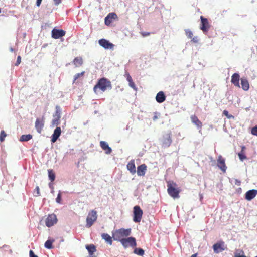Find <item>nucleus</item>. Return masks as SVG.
<instances>
[{"label":"nucleus","instance_id":"f257e3e1","mask_svg":"<svg viewBox=\"0 0 257 257\" xmlns=\"http://www.w3.org/2000/svg\"><path fill=\"white\" fill-rule=\"evenodd\" d=\"M112 88L111 82L106 78L99 79L96 84L94 86L93 91L96 94L104 92L107 90Z\"/></svg>","mask_w":257,"mask_h":257},{"label":"nucleus","instance_id":"f03ea898","mask_svg":"<svg viewBox=\"0 0 257 257\" xmlns=\"http://www.w3.org/2000/svg\"><path fill=\"white\" fill-rule=\"evenodd\" d=\"M167 192L173 198L176 199L180 197L179 194L181 192V189L177 187V184L173 181L167 182Z\"/></svg>","mask_w":257,"mask_h":257},{"label":"nucleus","instance_id":"7ed1b4c3","mask_svg":"<svg viewBox=\"0 0 257 257\" xmlns=\"http://www.w3.org/2000/svg\"><path fill=\"white\" fill-rule=\"evenodd\" d=\"M131 233V229L121 228L116 230L113 233L112 236L114 240L121 242L125 237L128 236Z\"/></svg>","mask_w":257,"mask_h":257},{"label":"nucleus","instance_id":"20e7f679","mask_svg":"<svg viewBox=\"0 0 257 257\" xmlns=\"http://www.w3.org/2000/svg\"><path fill=\"white\" fill-rule=\"evenodd\" d=\"M97 218V212L92 210L88 213L86 218V226L88 228L90 227L96 221Z\"/></svg>","mask_w":257,"mask_h":257},{"label":"nucleus","instance_id":"39448f33","mask_svg":"<svg viewBox=\"0 0 257 257\" xmlns=\"http://www.w3.org/2000/svg\"><path fill=\"white\" fill-rule=\"evenodd\" d=\"M133 214V221L137 223L140 222L141 220L143 213L139 206L137 205L134 207Z\"/></svg>","mask_w":257,"mask_h":257},{"label":"nucleus","instance_id":"423d86ee","mask_svg":"<svg viewBox=\"0 0 257 257\" xmlns=\"http://www.w3.org/2000/svg\"><path fill=\"white\" fill-rule=\"evenodd\" d=\"M171 135L170 132L163 135L162 139V145L163 147L166 148L169 147L171 145L172 142Z\"/></svg>","mask_w":257,"mask_h":257},{"label":"nucleus","instance_id":"0eeeda50","mask_svg":"<svg viewBox=\"0 0 257 257\" xmlns=\"http://www.w3.org/2000/svg\"><path fill=\"white\" fill-rule=\"evenodd\" d=\"M120 242L125 248L129 246L135 247L137 245L135 238L132 237L124 238Z\"/></svg>","mask_w":257,"mask_h":257},{"label":"nucleus","instance_id":"6e6552de","mask_svg":"<svg viewBox=\"0 0 257 257\" xmlns=\"http://www.w3.org/2000/svg\"><path fill=\"white\" fill-rule=\"evenodd\" d=\"M57 222V217L54 214L48 215L45 220L46 225L48 227L53 226L54 224H56Z\"/></svg>","mask_w":257,"mask_h":257},{"label":"nucleus","instance_id":"1a4fd4ad","mask_svg":"<svg viewBox=\"0 0 257 257\" xmlns=\"http://www.w3.org/2000/svg\"><path fill=\"white\" fill-rule=\"evenodd\" d=\"M214 252L216 253H220L226 249L225 243L223 241H220L213 245Z\"/></svg>","mask_w":257,"mask_h":257},{"label":"nucleus","instance_id":"9d476101","mask_svg":"<svg viewBox=\"0 0 257 257\" xmlns=\"http://www.w3.org/2000/svg\"><path fill=\"white\" fill-rule=\"evenodd\" d=\"M66 32L62 29L54 28L51 32V36L53 38L58 39L65 36Z\"/></svg>","mask_w":257,"mask_h":257},{"label":"nucleus","instance_id":"9b49d317","mask_svg":"<svg viewBox=\"0 0 257 257\" xmlns=\"http://www.w3.org/2000/svg\"><path fill=\"white\" fill-rule=\"evenodd\" d=\"M225 161V159L221 155H219L217 159V166L224 173L226 172L227 169Z\"/></svg>","mask_w":257,"mask_h":257},{"label":"nucleus","instance_id":"f8f14e48","mask_svg":"<svg viewBox=\"0 0 257 257\" xmlns=\"http://www.w3.org/2000/svg\"><path fill=\"white\" fill-rule=\"evenodd\" d=\"M200 19L201 21L200 29L204 33H206L208 32V29L210 28V25L208 20L207 19L204 18L202 16L200 17Z\"/></svg>","mask_w":257,"mask_h":257},{"label":"nucleus","instance_id":"ddd939ff","mask_svg":"<svg viewBox=\"0 0 257 257\" xmlns=\"http://www.w3.org/2000/svg\"><path fill=\"white\" fill-rule=\"evenodd\" d=\"M98 43L99 45L107 49H113L114 44L109 42L108 40L105 39H101L99 40Z\"/></svg>","mask_w":257,"mask_h":257},{"label":"nucleus","instance_id":"4468645a","mask_svg":"<svg viewBox=\"0 0 257 257\" xmlns=\"http://www.w3.org/2000/svg\"><path fill=\"white\" fill-rule=\"evenodd\" d=\"M44 126V118H37L35 121V126L39 133H41Z\"/></svg>","mask_w":257,"mask_h":257},{"label":"nucleus","instance_id":"2eb2a0df","mask_svg":"<svg viewBox=\"0 0 257 257\" xmlns=\"http://www.w3.org/2000/svg\"><path fill=\"white\" fill-rule=\"evenodd\" d=\"M117 18V16L115 13H110L105 18V24L107 26H109L113 20Z\"/></svg>","mask_w":257,"mask_h":257},{"label":"nucleus","instance_id":"dca6fc26","mask_svg":"<svg viewBox=\"0 0 257 257\" xmlns=\"http://www.w3.org/2000/svg\"><path fill=\"white\" fill-rule=\"evenodd\" d=\"M61 133V129L60 127H57L52 136L51 142L52 143H55L58 138L59 137Z\"/></svg>","mask_w":257,"mask_h":257},{"label":"nucleus","instance_id":"f3484780","mask_svg":"<svg viewBox=\"0 0 257 257\" xmlns=\"http://www.w3.org/2000/svg\"><path fill=\"white\" fill-rule=\"evenodd\" d=\"M257 195V190H250L248 191L245 193V199L248 201H250L253 199Z\"/></svg>","mask_w":257,"mask_h":257},{"label":"nucleus","instance_id":"a211bd4d","mask_svg":"<svg viewBox=\"0 0 257 257\" xmlns=\"http://www.w3.org/2000/svg\"><path fill=\"white\" fill-rule=\"evenodd\" d=\"M240 76L238 73H234L231 77V83L236 87H240Z\"/></svg>","mask_w":257,"mask_h":257},{"label":"nucleus","instance_id":"6ab92c4d","mask_svg":"<svg viewBox=\"0 0 257 257\" xmlns=\"http://www.w3.org/2000/svg\"><path fill=\"white\" fill-rule=\"evenodd\" d=\"M100 145L101 148L105 151L106 154H109L111 153L112 150L111 148L109 147L108 144L105 141H100Z\"/></svg>","mask_w":257,"mask_h":257},{"label":"nucleus","instance_id":"aec40b11","mask_svg":"<svg viewBox=\"0 0 257 257\" xmlns=\"http://www.w3.org/2000/svg\"><path fill=\"white\" fill-rule=\"evenodd\" d=\"M147 170V166L145 164H142L137 167V174L138 176H144Z\"/></svg>","mask_w":257,"mask_h":257},{"label":"nucleus","instance_id":"412c9836","mask_svg":"<svg viewBox=\"0 0 257 257\" xmlns=\"http://www.w3.org/2000/svg\"><path fill=\"white\" fill-rule=\"evenodd\" d=\"M191 120L192 122L194 123L197 127L198 128H201V127H202V123L199 120V119L196 115H191Z\"/></svg>","mask_w":257,"mask_h":257},{"label":"nucleus","instance_id":"4be33fe9","mask_svg":"<svg viewBox=\"0 0 257 257\" xmlns=\"http://www.w3.org/2000/svg\"><path fill=\"white\" fill-rule=\"evenodd\" d=\"M127 169L132 174H134L136 172L134 160H131L127 163Z\"/></svg>","mask_w":257,"mask_h":257},{"label":"nucleus","instance_id":"5701e85b","mask_svg":"<svg viewBox=\"0 0 257 257\" xmlns=\"http://www.w3.org/2000/svg\"><path fill=\"white\" fill-rule=\"evenodd\" d=\"M86 248L89 252V254L91 257H93L94 253L96 251V246L94 244H89L86 245Z\"/></svg>","mask_w":257,"mask_h":257},{"label":"nucleus","instance_id":"b1692460","mask_svg":"<svg viewBox=\"0 0 257 257\" xmlns=\"http://www.w3.org/2000/svg\"><path fill=\"white\" fill-rule=\"evenodd\" d=\"M165 95L163 91L158 92L156 96V100L158 103H162L165 100Z\"/></svg>","mask_w":257,"mask_h":257},{"label":"nucleus","instance_id":"393cba45","mask_svg":"<svg viewBox=\"0 0 257 257\" xmlns=\"http://www.w3.org/2000/svg\"><path fill=\"white\" fill-rule=\"evenodd\" d=\"M241 88L245 91L249 89V84L248 80L246 78L241 79Z\"/></svg>","mask_w":257,"mask_h":257},{"label":"nucleus","instance_id":"a878e982","mask_svg":"<svg viewBox=\"0 0 257 257\" xmlns=\"http://www.w3.org/2000/svg\"><path fill=\"white\" fill-rule=\"evenodd\" d=\"M83 59L81 57H77L73 60V63L76 67L81 66L83 64Z\"/></svg>","mask_w":257,"mask_h":257},{"label":"nucleus","instance_id":"bb28decb","mask_svg":"<svg viewBox=\"0 0 257 257\" xmlns=\"http://www.w3.org/2000/svg\"><path fill=\"white\" fill-rule=\"evenodd\" d=\"M126 79L128 82H129V86L132 87L134 90H137V87H136V85L134 83V82L133 81L132 77L130 76V75L128 73L126 74Z\"/></svg>","mask_w":257,"mask_h":257},{"label":"nucleus","instance_id":"cd10ccee","mask_svg":"<svg viewBox=\"0 0 257 257\" xmlns=\"http://www.w3.org/2000/svg\"><path fill=\"white\" fill-rule=\"evenodd\" d=\"M102 239L105 240L109 244L112 245V240L111 236L107 233H102L101 235Z\"/></svg>","mask_w":257,"mask_h":257},{"label":"nucleus","instance_id":"c85d7f7f","mask_svg":"<svg viewBox=\"0 0 257 257\" xmlns=\"http://www.w3.org/2000/svg\"><path fill=\"white\" fill-rule=\"evenodd\" d=\"M32 138V135L31 134L23 135L21 136L20 141L21 142L28 141Z\"/></svg>","mask_w":257,"mask_h":257},{"label":"nucleus","instance_id":"c756f323","mask_svg":"<svg viewBox=\"0 0 257 257\" xmlns=\"http://www.w3.org/2000/svg\"><path fill=\"white\" fill-rule=\"evenodd\" d=\"M54 240H47L44 244L45 247L47 249H52L53 248V243L54 242Z\"/></svg>","mask_w":257,"mask_h":257},{"label":"nucleus","instance_id":"7c9ffc66","mask_svg":"<svg viewBox=\"0 0 257 257\" xmlns=\"http://www.w3.org/2000/svg\"><path fill=\"white\" fill-rule=\"evenodd\" d=\"M245 148L244 146L242 147L241 151L238 154L239 158L240 160L243 161L246 158V156L244 154V149Z\"/></svg>","mask_w":257,"mask_h":257},{"label":"nucleus","instance_id":"2f4dec72","mask_svg":"<svg viewBox=\"0 0 257 257\" xmlns=\"http://www.w3.org/2000/svg\"><path fill=\"white\" fill-rule=\"evenodd\" d=\"M48 176L49 179L52 181H54L55 179V174L52 170H48Z\"/></svg>","mask_w":257,"mask_h":257},{"label":"nucleus","instance_id":"473e14b6","mask_svg":"<svg viewBox=\"0 0 257 257\" xmlns=\"http://www.w3.org/2000/svg\"><path fill=\"white\" fill-rule=\"evenodd\" d=\"M134 252L140 256H143L144 254V251L142 248H136L134 250Z\"/></svg>","mask_w":257,"mask_h":257},{"label":"nucleus","instance_id":"72a5a7b5","mask_svg":"<svg viewBox=\"0 0 257 257\" xmlns=\"http://www.w3.org/2000/svg\"><path fill=\"white\" fill-rule=\"evenodd\" d=\"M85 74V71H82L81 73H77L75 74L74 76V81L73 83H74L77 79L80 78L81 77H83Z\"/></svg>","mask_w":257,"mask_h":257},{"label":"nucleus","instance_id":"f704fd0d","mask_svg":"<svg viewBox=\"0 0 257 257\" xmlns=\"http://www.w3.org/2000/svg\"><path fill=\"white\" fill-rule=\"evenodd\" d=\"M6 136H7V134L5 132V131L4 130L1 131V133H0V141L1 142H3Z\"/></svg>","mask_w":257,"mask_h":257},{"label":"nucleus","instance_id":"c9c22d12","mask_svg":"<svg viewBox=\"0 0 257 257\" xmlns=\"http://www.w3.org/2000/svg\"><path fill=\"white\" fill-rule=\"evenodd\" d=\"M60 119L59 117H54L52 120V124L53 125H58L60 123Z\"/></svg>","mask_w":257,"mask_h":257},{"label":"nucleus","instance_id":"e433bc0d","mask_svg":"<svg viewBox=\"0 0 257 257\" xmlns=\"http://www.w3.org/2000/svg\"><path fill=\"white\" fill-rule=\"evenodd\" d=\"M185 34L188 38H190V39L192 38L193 35L192 32L191 30H190L189 29L186 30Z\"/></svg>","mask_w":257,"mask_h":257},{"label":"nucleus","instance_id":"4c0bfd02","mask_svg":"<svg viewBox=\"0 0 257 257\" xmlns=\"http://www.w3.org/2000/svg\"><path fill=\"white\" fill-rule=\"evenodd\" d=\"M56 202L58 203H61V192L60 191L58 194L57 197L56 199Z\"/></svg>","mask_w":257,"mask_h":257},{"label":"nucleus","instance_id":"58836bf2","mask_svg":"<svg viewBox=\"0 0 257 257\" xmlns=\"http://www.w3.org/2000/svg\"><path fill=\"white\" fill-rule=\"evenodd\" d=\"M59 108V107L57 106H56V109L57 110L56 111L55 115H54V117H59V118H61L60 111L59 110H58Z\"/></svg>","mask_w":257,"mask_h":257},{"label":"nucleus","instance_id":"ea45409f","mask_svg":"<svg viewBox=\"0 0 257 257\" xmlns=\"http://www.w3.org/2000/svg\"><path fill=\"white\" fill-rule=\"evenodd\" d=\"M223 115L226 116L228 118H233V116L232 115L229 114V113L227 110H224L223 111Z\"/></svg>","mask_w":257,"mask_h":257},{"label":"nucleus","instance_id":"a19ab883","mask_svg":"<svg viewBox=\"0 0 257 257\" xmlns=\"http://www.w3.org/2000/svg\"><path fill=\"white\" fill-rule=\"evenodd\" d=\"M251 133L253 135L257 136V125L253 127L251 130Z\"/></svg>","mask_w":257,"mask_h":257},{"label":"nucleus","instance_id":"79ce46f5","mask_svg":"<svg viewBox=\"0 0 257 257\" xmlns=\"http://www.w3.org/2000/svg\"><path fill=\"white\" fill-rule=\"evenodd\" d=\"M160 116V114L158 112H155L154 116L153 117V119L154 121H156L157 119L159 118Z\"/></svg>","mask_w":257,"mask_h":257},{"label":"nucleus","instance_id":"37998d69","mask_svg":"<svg viewBox=\"0 0 257 257\" xmlns=\"http://www.w3.org/2000/svg\"><path fill=\"white\" fill-rule=\"evenodd\" d=\"M21 62V57L20 56H18L17 59V62L15 64L16 66H18Z\"/></svg>","mask_w":257,"mask_h":257},{"label":"nucleus","instance_id":"c03bdc74","mask_svg":"<svg viewBox=\"0 0 257 257\" xmlns=\"http://www.w3.org/2000/svg\"><path fill=\"white\" fill-rule=\"evenodd\" d=\"M141 34L143 37H146V36H148L150 35V32H141Z\"/></svg>","mask_w":257,"mask_h":257},{"label":"nucleus","instance_id":"a18cd8bd","mask_svg":"<svg viewBox=\"0 0 257 257\" xmlns=\"http://www.w3.org/2000/svg\"><path fill=\"white\" fill-rule=\"evenodd\" d=\"M234 184H235L237 186H240L241 184V182H240V181H239L237 179H234Z\"/></svg>","mask_w":257,"mask_h":257},{"label":"nucleus","instance_id":"49530a36","mask_svg":"<svg viewBox=\"0 0 257 257\" xmlns=\"http://www.w3.org/2000/svg\"><path fill=\"white\" fill-rule=\"evenodd\" d=\"M30 257H38L37 255H35L32 250H30L29 252Z\"/></svg>","mask_w":257,"mask_h":257},{"label":"nucleus","instance_id":"de8ad7c7","mask_svg":"<svg viewBox=\"0 0 257 257\" xmlns=\"http://www.w3.org/2000/svg\"><path fill=\"white\" fill-rule=\"evenodd\" d=\"M56 5H58L61 3L62 0H53Z\"/></svg>","mask_w":257,"mask_h":257},{"label":"nucleus","instance_id":"09e8293b","mask_svg":"<svg viewBox=\"0 0 257 257\" xmlns=\"http://www.w3.org/2000/svg\"><path fill=\"white\" fill-rule=\"evenodd\" d=\"M192 41H193V42L194 43H197L198 42V38L197 37H195L194 38L192 37Z\"/></svg>","mask_w":257,"mask_h":257},{"label":"nucleus","instance_id":"8fccbe9b","mask_svg":"<svg viewBox=\"0 0 257 257\" xmlns=\"http://www.w3.org/2000/svg\"><path fill=\"white\" fill-rule=\"evenodd\" d=\"M35 190L37 191V195H40V189L38 186H37L35 188Z\"/></svg>","mask_w":257,"mask_h":257},{"label":"nucleus","instance_id":"3c124183","mask_svg":"<svg viewBox=\"0 0 257 257\" xmlns=\"http://www.w3.org/2000/svg\"><path fill=\"white\" fill-rule=\"evenodd\" d=\"M42 1V0H37V2H36V5H37V6H38V7L40 6V5L41 4Z\"/></svg>","mask_w":257,"mask_h":257},{"label":"nucleus","instance_id":"603ef678","mask_svg":"<svg viewBox=\"0 0 257 257\" xmlns=\"http://www.w3.org/2000/svg\"><path fill=\"white\" fill-rule=\"evenodd\" d=\"M197 253H195L194 254H192L191 257H197Z\"/></svg>","mask_w":257,"mask_h":257}]
</instances>
